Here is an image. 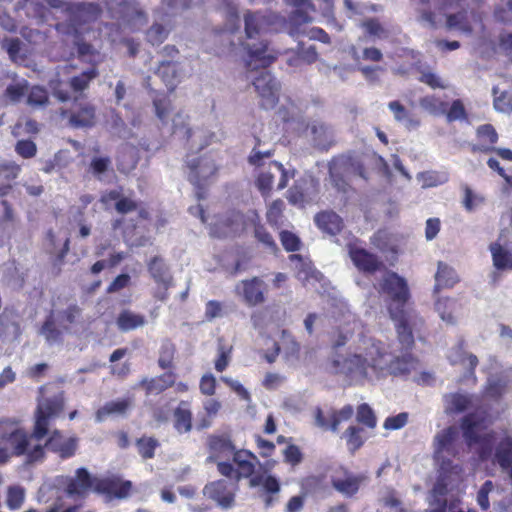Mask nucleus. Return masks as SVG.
I'll use <instances>...</instances> for the list:
<instances>
[{
	"label": "nucleus",
	"instance_id": "7ed1b4c3",
	"mask_svg": "<svg viewBox=\"0 0 512 512\" xmlns=\"http://www.w3.org/2000/svg\"><path fill=\"white\" fill-rule=\"evenodd\" d=\"M379 295L383 297L390 319L402 317L409 312L407 305L411 292L407 280L394 271H387L375 285Z\"/></svg>",
	"mask_w": 512,
	"mask_h": 512
},
{
	"label": "nucleus",
	"instance_id": "9d476101",
	"mask_svg": "<svg viewBox=\"0 0 512 512\" xmlns=\"http://www.w3.org/2000/svg\"><path fill=\"white\" fill-rule=\"evenodd\" d=\"M189 168L188 180L197 189V197L204 198V189L208 181L214 178L218 172L215 160L210 156H199L187 161Z\"/></svg>",
	"mask_w": 512,
	"mask_h": 512
},
{
	"label": "nucleus",
	"instance_id": "69168bd1",
	"mask_svg": "<svg viewBox=\"0 0 512 512\" xmlns=\"http://www.w3.org/2000/svg\"><path fill=\"white\" fill-rule=\"evenodd\" d=\"M494 484L491 480H486L477 493V503L483 511L490 508L489 493L493 490Z\"/></svg>",
	"mask_w": 512,
	"mask_h": 512
},
{
	"label": "nucleus",
	"instance_id": "72a5a7b5",
	"mask_svg": "<svg viewBox=\"0 0 512 512\" xmlns=\"http://www.w3.org/2000/svg\"><path fill=\"white\" fill-rule=\"evenodd\" d=\"M147 323L144 315L135 313L129 309L122 310L117 318L116 325L122 332H129L143 327Z\"/></svg>",
	"mask_w": 512,
	"mask_h": 512
},
{
	"label": "nucleus",
	"instance_id": "a878e982",
	"mask_svg": "<svg viewBox=\"0 0 512 512\" xmlns=\"http://www.w3.org/2000/svg\"><path fill=\"white\" fill-rule=\"evenodd\" d=\"M248 216L249 211L246 214L235 209L227 211L221 220V225L224 229L222 232L223 236L236 235L243 232L251 225Z\"/></svg>",
	"mask_w": 512,
	"mask_h": 512
},
{
	"label": "nucleus",
	"instance_id": "412c9836",
	"mask_svg": "<svg viewBox=\"0 0 512 512\" xmlns=\"http://www.w3.org/2000/svg\"><path fill=\"white\" fill-rule=\"evenodd\" d=\"M206 445L210 453L209 460L232 456L237 450L231 434L228 432L214 433L207 437Z\"/></svg>",
	"mask_w": 512,
	"mask_h": 512
},
{
	"label": "nucleus",
	"instance_id": "052dcab7",
	"mask_svg": "<svg viewBox=\"0 0 512 512\" xmlns=\"http://www.w3.org/2000/svg\"><path fill=\"white\" fill-rule=\"evenodd\" d=\"M280 241L287 252H296L301 247L300 238L288 230H282L280 232Z\"/></svg>",
	"mask_w": 512,
	"mask_h": 512
},
{
	"label": "nucleus",
	"instance_id": "7c9ffc66",
	"mask_svg": "<svg viewBox=\"0 0 512 512\" xmlns=\"http://www.w3.org/2000/svg\"><path fill=\"white\" fill-rule=\"evenodd\" d=\"M21 166L14 161H3L0 163V197L7 196L12 188L13 182L18 178Z\"/></svg>",
	"mask_w": 512,
	"mask_h": 512
},
{
	"label": "nucleus",
	"instance_id": "aec40b11",
	"mask_svg": "<svg viewBox=\"0 0 512 512\" xmlns=\"http://www.w3.org/2000/svg\"><path fill=\"white\" fill-rule=\"evenodd\" d=\"M239 288H241L244 302L250 307L261 305L266 301L267 285L257 276L242 280L237 286V289Z\"/></svg>",
	"mask_w": 512,
	"mask_h": 512
},
{
	"label": "nucleus",
	"instance_id": "a18cd8bd",
	"mask_svg": "<svg viewBox=\"0 0 512 512\" xmlns=\"http://www.w3.org/2000/svg\"><path fill=\"white\" fill-rule=\"evenodd\" d=\"M365 34L372 39H384L389 35L388 30L376 17L366 18L360 23Z\"/></svg>",
	"mask_w": 512,
	"mask_h": 512
},
{
	"label": "nucleus",
	"instance_id": "4c0bfd02",
	"mask_svg": "<svg viewBox=\"0 0 512 512\" xmlns=\"http://www.w3.org/2000/svg\"><path fill=\"white\" fill-rule=\"evenodd\" d=\"M99 76L97 66L92 65L87 70L69 79V87L75 93L82 94L89 88L90 83Z\"/></svg>",
	"mask_w": 512,
	"mask_h": 512
},
{
	"label": "nucleus",
	"instance_id": "4be33fe9",
	"mask_svg": "<svg viewBox=\"0 0 512 512\" xmlns=\"http://www.w3.org/2000/svg\"><path fill=\"white\" fill-rule=\"evenodd\" d=\"M273 169L280 175L277 189L282 190L288 184L289 176L283 164L277 161H272L269 164V170L261 172L256 180L257 188L259 189L262 195H268L272 190L275 176L274 173L272 172Z\"/></svg>",
	"mask_w": 512,
	"mask_h": 512
},
{
	"label": "nucleus",
	"instance_id": "ea45409f",
	"mask_svg": "<svg viewBox=\"0 0 512 512\" xmlns=\"http://www.w3.org/2000/svg\"><path fill=\"white\" fill-rule=\"evenodd\" d=\"M446 411L449 413H462L472 405L471 396L459 392L445 395Z\"/></svg>",
	"mask_w": 512,
	"mask_h": 512
},
{
	"label": "nucleus",
	"instance_id": "5fc2aeb1",
	"mask_svg": "<svg viewBox=\"0 0 512 512\" xmlns=\"http://www.w3.org/2000/svg\"><path fill=\"white\" fill-rule=\"evenodd\" d=\"M356 420L359 424L369 429H374L377 426V417L373 409L367 403L358 405L356 410Z\"/></svg>",
	"mask_w": 512,
	"mask_h": 512
},
{
	"label": "nucleus",
	"instance_id": "49530a36",
	"mask_svg": "<svg viewBox=\"0 0 512 512\" xmlns=\"http://www.w3.org/2000/svg\"><path fill=\"white\" fill-rule=\"evenodd\" d=\"M420 106L431 115L442 116L446 112L448 103L434 95H427L419 100Z\"/></svg>",
	"mask_w": 512,
	"mask_h": 512
},
{
	"label": "nucleus",
	"instance_id": "c756f323",
	"mask_svg": "<svg viewBox=\"0 0 512 512\" xmlns=\"http://www.w3.org/2000/svg\"><path fill=\"white\" fill-rule=\"evenodd\" d=\"M314 221L322 232L333 236L339 234L344 226L342 218L333 211L318 212L314 217Z\"/></svg>",
	"mask_w": 512,
	"mask_h": 512
},
{
	"label": "nucleus",
	"instance_id": "c9c22d12",
	"mask_svg": "<svg viewBox=\"0 0 512 512\" xmlns=\"http://www.w3.org/2000/svg\"><path fill=\"white\" fill-rule=\"evenodd\" d=\"M493 462L497 463L502 470L512 466V436H505L498 442Z\"/></svg>",
	"mask_w": 512,
	"mask_h": 512
},
{
	"label": "nucleus",
	"instance_id": "e433bc0d",
	"mask_svg": "<svg viewBox=\"0 0 512 512\" xmlns=\"http://www.w3.org/2000/svg\"><path fill=\"white\" fill-rule=\"evenodd\" d=\"M151 277L158 284H165V287H171L173 278L168 273V269L160 256H154L147 264Z\"/></svg>",
	"mask_w": 512,
	"mask_h": 512
},
{
	"label": "nucleus",
	"instance_id": "473e14b6",
	"mask_svg": "<svg viewBox=\"0 0 512 512\" xmlns=\"http://www.w3.org/2000/svg\"><path fill=\"white\" fill-rule=\"evenodd\" d=\"M458 436V430L455 426H449L434 437V458L439 459L444 452H451L452 446Z\"/></svg>",
	"mask_w": 512,
	"mask_h": 512
},
{
	"label": "nucleus",
	"instance_id": "a19ab883",
	"mask_svg": "<svg viewBox=\"0 0 512 512\" xmlns=\"http://www.w3.org/2000/svg\"><path fill=\"white\" fill-rule=\"evenodd\" d=\"M130 406L131 400L129 398L109 401L97 410L96 417L101 421L109 415H123Z\"/></svg>",
	"mask_w": 512,
	"mask_h": 512
},
{
	"label": "nucleus",
	"instance_id": "13d9d810",
	"mask_svg": "<svg viewBox=\"0 0 512 512\" xmlns=\"http://www.w3.org/2000/svg\"><path fill=\"white\" fill-rule=\"evenodd\" d=\"M20 422L15 419H2L0 421V440L6 442L21 429Z\"/></svg>",
	"mask_w": 512,
	"mask_h": 512
},
{
	"label": "nucleus",
	"instance_id": "6ab92c4d",
	"mask_svg": "<svg viewBox=\"0 0 512 512\" xmlns=\"http://www.w3.org/2000/svg\"><path fill=\"white\" fill-rule=\"evenodd\" d=\"M78 443L79 439L76 436L65 438L60 430L54 429L43 446L61 459H68L76 454Z\"/></svg>",
	"mask_w": 512,
	"mask_h": 512
},
{
	"label": "nucleus",
	"instance_id": "6e6552de",
	"mask_svg": "<svg viewBox=\"0 0 512 512\" xmlns=\"http://www.w3.org/2000/svg\"><path fill=\"white\" fill-rule=\"evenodd\" d=\"M239 483L233 478H221L208 482L203 488V495L223 510L235 506Z\"/></svg>",
	"mask_w": 512,
	"mask_h": 512
},
{
	"label": "nucleus",
	"instance_id": "8fccbe9b",
	"mask_svg": "<svg viewBox=\"0 0 512 512\" xmlns=\"http://www.w3.org/2000/svg\"><path fill=\"white\" fill-rule=\"evenodd\" d=\"M509 382L506 376L489 380L485 388L486 395L494 400H499L506 393Z\"/></svg>",
	"mask_w": 512,
	"mask_h": 512
},
{
	"label": "nucleus",
	"instance_id": "0eeeda50",
	"mask_svg": "<svg viewBox=\"0 0 512 512\" xmlns=\"http://www.w3.org/2000/svg\"><path fill=\"white\" fill-rule=\"evenodd\" d=\"M134 485L119 473L108 472L98 476L96 494L107 503L114 500H124L133 493Z\"/></svg>",
	"mask_w": 512,
	"mask_h": 512
},
{
	"label": "nucleus",
	"instance_id": "c03bdc74",
	"mask_svg": "<svg viewBox=\"0 0 512 512\" xmlns=\"http://www.w3.org/2000/svg\"><path fill=\"white\" fill-rule=\"evenodd\" d=\"M363 432V428L350 425L343 433L347 448L351 454H355L364 445L366 439L363 436Z\"/></svg>",
	"mask_w": 512,
	"mask_h": 512
},
{
	"label": "nucleus",
	"instance_id": "f03ea898",
	"mask_svg": "<svg viewBox=\"0 0 512 512\" xmlns=\"http://www.w3.org/2000/svg\"><path fill=\"white\" fill-rule=\"evenodd\" d=\"M54 9H60L67 17L65 22H59L55 29L59 33L79 32V27L88 23H94L102 14V8L97 3L71 2L64 0H45Z\"/></svg>",
	"mask_w": 512,
	"mask_h": 512
},
{
	"label": "nucleus",
	"instance_id": "4d7b16f0",
	"mask_svg": "<svg viewBox=\"0 0 512 512\" xmlns=\"http://www.w3.org/2000/svg\"><path fill=\"white\" fill-rule=\"evenodd\" d=\"M444 115L448 122L467 119L466 108L460 99L454 100L449 107L447 106Z\"/></svg>",
	"mask_w": 512,
	"mask_h": 512
},
{
	"label": "nucleus",
	"instance_id": "f704fd0d",
	"mask_svg": "<svg viewBox=\"0 0 512 512\" xmlns=\"http://www.w3.org/2000/svg\"><path fill=\"white\" fill-rule=\"evenodd\" d=\"M251 226L254 227V236L255 238L261 242L264 246L269 248L272 251H277L278 247L275 243L272 235L267 231V229L260 223V217L256 210L250 209L248 216Z\"/></svg>",
	"mask_w": 512,
	"mask_h": 512
},
{
	"label": "nucleus",
	"instance_id": "774afa93",
	"mask_svg": "<svg viewBox=\"0 0 512 512\" xmlns=\"http://www.w3.org/2000/svg\"><path fill=\"white\" fill-rule=\"evenodd\" d=\"M284 461L292 466L300 464L303 460V454L300 448L295 444L288 445L283 451Z\"/></svg>",
	"mask_w": 512,
	"mask_h": 512
},
{
	"label": "nucleus",
	"instance_id": "20e7f679",
	"mask_svg": "<svg viewBox=\"0 0 512 512\" xmlns=\"http://www.w3.org/2000/svg\"><path fill=\"white\" fill-rule=\"evenodd\" d=\"M64 392L40 401L35 410V421L32 429V436L40 441L49 433L51 420L57 418L64 410Z\"/></svg>",
	"mask_w": 512,
	"mask_h": 512
},
{
	"label": "nucleus",
	"instance_id": "f257e3e1",
	"mask_svg": "<svg viewBox=\"0 0 512 512\" xmlns=\"http://www.w3.org/2000/svg\"><path fill=\"white\" fill-rule=\"evenodd\" d=\"M384 343L374 337L359 335L355 352L347 354L342 360H333L332 365L337 374L342 375L350 386H363L374 379L387 375H407L414 368L417 359L409 352L395 357L387 364Z\"/></svg>",
	"mask_w": 512,
	"mask_h": 512
},
{
	"label": "nucleus",
	"instance_id": "4468645a",
	"mask_svg": "<svg viewBox=\"0 0 512 512\" xmlns=\"http://www.w3.org/2000/svg\"><path fill=\"white\" fill-rule=\"evenodd\" d=\"M100 202L109 208L114 203V208L117 213L125 215L138 210V217L140 219H150V213L147 209H138V202L131 197L123 194V187L118 186L114 189L105 190L100 196Z\"/></svg>",
	"mask_w": 512,
	"mask_h": 512
},
{
	"label": "nucleus",
	"instance_id": "a211bd4d",
	"mask_svg": "<svg viewBox=\"0 0 512 512\" xmlns=\"http://www.w3.org/2000/svg\"><path fill=\"white\" fill-rule=\"evenodd\" d=\"M348 253L355 267L362 273L374 274L385 268L383 261L365 248L349 244Z\"/></svg>",
	"mask_w": 512,
	"mask_h": 512
},
{
	"label": "nucleus",
	"instance_id": "2eb2a0df",
	"mask_svg": "<svg viewBox=\"0 0 512 512\" xmlns=\"http://www.w3.org/2000/svg\"><path fill=\"white\" fill-rule=\"evenodd\" d=\"M31 439H35L31 434L21 428L14 436H12L7 443L11 450L12 455L14 456H23L25 455L28 463H34L42 461L45 458V446L41 444H36L34 446H30Z\"/></svg>",
	"mask_w": 512,
	"mask_h": 512
},
{
	"label": "nucleus",
	"instance_id": "1a4fd4ad",
	"mask_svg": "<svg viewBox=\"0 0 512 512\" xmlns=\"http://www.w3.org/2000/svg\"><path fill=\"white\" fill-rule=\"evenodd\" d=\"M479 423L475 420L473 413L465 415L461 419V429L463 436L469 446L479 444L478 457L481 461H487L492 456V444L495 439V433L490 431L483 435L476 432Z\"/></svg>",
	"mask_w": 512,
	"mask_h": 512
},
{
	"label": "nucleus",
	"instance_id": "9b49d317",
	"mask_svg": "<svg viewBox=\"0 0 512 512\" xmlns=\"http://www.w3.org/2000/svg\"><path fill=\"white\" fill-rule=\"evenodd\" d=\"M63 119H67L71 127L90 128L96 122V108L86 101L82 95L75 96L69 109L61 108L59 112Z\"/></svg>",
	"mask_w": 512,
	"mask_h": 512
},
{
	"label": "nucleus",
	"instance_id": "cd10ccee",
	"mask_svg": "<svg viewBox=\"0 0 512 512\" xmlns=\"http://www.w3.org/2000/svg\"><path fill=\"white\" fill-rule=\"evenodd\" d=\"M90 24L81 25L79 27V32L76 34L73 33H64L65 35L72 36L74 38V45L77 49L78 58L89 62L92 65H97L96 57L99 56V52L94 48V46L90 43L83 41L82 36L85 32H88L90 28Z\"/></svg>",
	"mask_w": 512,
	"mask_h": 512
},
{
	"label": "nucleus",
	"instance_id": "58836bf2",
	"mask_svg": "<svg viewBox=\"0 0 512 512\" xmlns=\"http://www.w3.org/2000/svg\"><path fill=\"white\" fill-rule=\"evenodd\" d=\"M291 4L296 7V10L290 15L291 22L300 25L312 21V17L308 14V11L314 12L315 5L311 0H291Z\"/></svg>",
	"mask_w": 512,
	"mask_h": 512
},
{
	"label": "nucleus",
	"instance_id": "680f3d73",
	"mask_svg": "<svg viewBox=\"0 0 512 512\" xmlns=\"http://www.w3.org/2000/svg\"><path fill=\"white\" fill-rule=\"evenodd\" d=\"M168 32L161 24H153L146 32V38L152 45H159L165 41Z\"/></svg>",
	"mask_w": 512,
	"mask_h": 512
},
{
	"label": "nucleus",
	"instance_id": "79ce46f5",
	"mask_svg": "<svg viewBox=\"0 0 512 512\" xmlns=\"http://www.w3.org/2000/svg\"><path fill=\"white\" fill-rule=\"evenodd\" d=\"M135 445L140 457L143 460H149L155 457V452L160 447V442L153 436L143 435L136 439Z\"/></svg>",
	"mask_w": 512,
	"mask_h": 512
},
{
	"label": "nucleus",
	"instance_id": "864d4df0",
	"mask_svg": "<svg viewBox=\"0 0 512 512\" xmlns=\"http://www.w3.org/2000/svg\"><path fill=\"white\" fill-rule=\"evenodd\" d=\"M25 501V489L20 485L9 486L6 505L11 511L19 510Z\"/></svg>",
	"mask_w": 512,
	"mask_h": 512
},
{
	"label": "nucleus",
	"instance_id": "e2e57ef3",
	"mask_svg": "<svg viewBox=\"0 0 512 512\" xmlns=\"http://www.w3.org/2000/svg\"><path fill=\"white\" fill-rule=\"evenodd\" d=\"M155 112L161 121H165L172 109V104L168 96L157 97L153 100Z\"/></svg>",
	"mask_w": 512,
	"mask_h": 512
},
{
	"label": "nucleus",
	"instance_id": "5701e85b",
	"mask_svg": "<svg viewBox=\"0 0 512 512\" xmlns=\"http://www.w3.org/2000/svg\"><path fill=\"white\" fill-rule=\"evenodd\" d=\"M244 49L248 54L247 69L266 68L276 60L275 55L267 53L268 42L266 40H259L257 44L253 45L246 44Z\"/></svg>",
	"mask_w": 512,
	"mask_h": 512
},
{
	"label": "nucleus",
	"instance_id": "de8ad7c7",
	"mask_svg": "<svg viewBox=\"0 0 512 512\" xmlns=\"http://www.w3.org/2000/svg\"><path fill=\"white\" fill-rule=\"evenodd\" d=\"M456 300L449 297H438L435 301V310L440 315L443 321L450 324H455L456 320L454 317V304Z\"/></svg>",
	"mask_w": 512,
	"mask_h": 512
},
{
	"label": "nucleus",
	"instance_id": "6e6d98bb",
	"mask_svg": "<svg viewBox=\"0 0 512 512\" xmlns=\"http://www.w3.org/2000/svg\"><path fill=\"white\" fill-rule=\"evenodd\" d=\"M284 209L285 204L281 199H276L270 204L266 218L271 226L279 227L281 225Z\"/></svg>",
	"mask_w": 512,
	"mask_h": 512
},
{
	"label": "nucleus",
	"instance_id": "37998d69",
	"mask_svg": "<svg viewBox=\"0 0 512 512\" xmlns=\"http://www.w3.org/2000/svg\"><path fill=\"white\" fill-rule=\"evenodd\" d=\"M490 251L493 265L498 270H512V254L508 250L504 249L499 243H492Z\"/></svg>",
	"mask_w": 512,
	"mask_h": 512
},
{
	"label": "nucleus",
	"instance_id": "338daca9",
	"mask_svg": "<svg viewBox=\"0 0 512 512\" xmlns=\"http://www.w3.org/2000/svg\"><path fill=\"white\" fill-rule=\"evenodd\" d=\"M28 84L24 83L10 84L5 90L4 95L12 102H18L27 93Z\"/></svg>",
	"mask_w": 512,
	"mask_h": 512
},
{
	"label": "nucleus",
	"instance_id": "2f4dec72",
	"mask_svg": "<svg viewBox=\"0 0 512 512\" xmlns=\"http://www.w3.org/2000/svg\"><path fill=\"white\" fill-rule=\"evenodd\" d=\"M170 92H173L179 82V63L174 60H163L155 70Z\"/></svg>",
	"mask_w": 512,
	"mask_h": 512
},
{
	"label": "nucleus",
	"instance_id": "423d86ee",
	"mask_svg": "<svg viewBox=\"0 0 512 512\" xmlns=\"http://www.w3.org/2000/svg\"><path fill=\"white\" fill-rule=\"evenodd\" d=\"M285 19L276 12L246 11L244 13V30L247 39H259L262 35L276 32Z\"/></svg>",
	"mask_w": 512,
	"mask_h": 512
},
{
	"label": "nucleus",
	"instance_id": "3c124183",
	"mask_svg": "<svg viewBox=\"0 0 512 512\" xmlns=\"http://www.w3.org/2000/svg\"><path fill=\"white\" fill-rule=\"evenodd\" d=\"M176 354V346L171 340L162 342L159 350L158 365L161 369H170L173 367Z\"/></svg>",
	"mask_w": 512,
	"mask_h": 512
},
{
	"label": "nucleus",
	"instance_id": "ddd939ff",
	"mask_svg": "<svg viewBox=\"0 0 512 512\" xmlns=\"http://www.w3.org/2000/svg\"><path fill=\"white\" fill-rule=\"evenodd\" d=\"M97 479L87 468H77L73 476L66 477L64 492L72 499L84 500L91 492L96 494Z\"/></svg>",
	"mask_w": 512,
	"mask_h": 512
},
{
	"label": "nucleus",
	"instance_id": "393cba45",
	"mask_svg": "<svg viewBox=\"0 0 512 512\" xmlns=\"http://www.w3.org/2000/svg\"><path fill=\"white\" fill-rule=\"evenodd\" d=\"M173 427L179 434L190 433L193 429L191 402L181 400L173 410Z\"/></svg>",
	"mask_w": 512,
	"mask_h": 512
},
{
	"label": "nucleus",
	"instance_id": "f8f14e48",
	"mask_svg": "<svg viewBox=\"0 0 512 512\" xmlns=\"http://www.w3.org/2000/svg\"><path fill=\"white\" fill-rule=\"evenodd\" d=\"M366 481L364 473H355L345 466L337 467L330 476L333 489L345 498L355 497Z\"/></svg>",
	"mask_w": 512,
	"mask_h": 512
},
{
	"label": "nucleus",
	"instance_id": "b1692460",
	"mask_svg": "<svg viewBox=\"0 0 512 512\" xmlns=\"http://www.w3.org/2000/svg\"><path fill=\"white\" fill-rule=\"evenodd\" d=\"M476 137L478 143L472 144L470 150L472 153L489 154L495 150L499 136L492 124H483L477 127Z\"/></svg>",
	"mask_w": 512,
	"mask_h": 512
},
{
	"label": "nucleus",
	"instance_id": "c85d7f7f",
	"mask_svg": "<svg viewBox=\"0 0 512 512\" xmlns=\"http://www.w3.org/2000/svg\"><path fill=\"white\" fill-rule=\"evenodd\" d=\"M459 282V277L454 268L445 262H438L435 274L434 295H438L443 289L453 288Z\"/></svg>",
	"mask_w": 512,
	"mask_h": 512
},
{
	"label": "nucleus",
	"instance_id": "dca6fc26",
	"mask_svg": "<svg viewBox=\"0 0 512 512\" xmlns=\"http://www.w3.org/2000/svg\"><path fill=\"white\" fill-rule=\"evenodd\" d=\"M264 109L274 108L279 101L280 84L268 71L260 72L252 82Z\"/></svg>",
	"mask_w": 512,
	"mask_h": 512
},
{
	"label": "nucleus",
	"instance_id": "bf43d9fd",
	"mask_svg": "<svg viewBox=\"0 0 512 512\" xmlns=\"http://www.w3.org/2000/svg\"><path fill=\"white\" fill-rule=\"evenodd\" d=\"M30 106H45L48 103V93L45 88L33 86L27 96Z\"/></svg>",
	"mask_w": 512,
	"mask_h": 512
},
{
	"label": "nucleus",
	"instance_id": "603ef678",
	"mask_svg": "<svg viewBox=\"0 0 512 512\" xmlns=\"http://www.w3.org/2000/svg\"><path fill=\"white\" fill-rule=\"evenodd\" d=\"M492 94L494 96L493 106L496 111L511 114L512 113V92L502 91L498 95V87H493Z\"/></svg>",
	"mask_w": 512,
	"mask_h": 512
},
{
	"label": "nucleus",
	"instance_id": "09e8293b",
	"mask_svg": "<svg viewBox=\"0 0 512 512\" xmlns=\"http://www.w3.org/2000/svg\"><path fill=\"white\" fill-rule=\"evenodd\" d=\"M389 109L394 115V118L398 122H406L408 128L417 127L420 124V121L417 119H413L410 117L409 111L406 107L398 100H394L389 102Z\"/></svg>",
	"mask_w": 512,
	"mask_h": 512
},
{
	"label": "nucleus",
	"instance_id": "0e129e2a",
	"mask_svg": "<svg viewBox=\"0 0 512 512\" xmlns=\"http://www.w3.org/2000/svg\"><path fill=\"white\" fill-rule=\"evenodd\" d=\"M16 153L24 159L33 158L37 153V146L32 140H19L15 145Z\"/></svg>",
	"mask_w": 512,
	"mask_h": 512
},
{
	"label": "nucleus",
	"instance_id": "bb28decb",
	"mask_svg": "<svg viewBox=\"0 0 512 512\" xmlns=\"http://www.w3.org/2000/svg\"><path fill=\"white\" fill-rule=\"evenodd\" d=\"M391 320L395 324V330L398 342L401 345V351L410 353L415 343L411 327L410 313L405 312L402 317Z\"/></svg>",
	"mask_w": 512,
	"mask_h": 512
},
{
	"label": "nucleus",
	"instance_id": "39448f33",
	"mask_svg": "<svg viewBox=\"0 0 512 512\" xmlns=\"http://www.w3.org/2000/svg\"><path fill=\"white\" fill-rule=\"evenodd\" d=\"M257 456L247 449H237L232 455V462L218 461L217 471L225 478H233L238 483L243 478H251L255 473Z\"/></svg>",
	"mask_w": 512,
	"mask_h": 512
},
{
	"label": "nucleus",
	"instance_id": "f3484780",
	"mask_svg": "<svg viewBox=\"0 0 512 512\" xmlns=\"http://www.w3.org/2000/svg\"><path fill=\"white\" fill-rule=\"evenodd\" d=\"M109 11L112 17L121 19L132 30H137L147 23V15L137 0H120L117 8L111 6Z\"/></svg>",
	"mask_w": 512,
	"mask_h": 512
}]
</instances>
